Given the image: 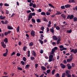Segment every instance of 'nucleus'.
I'll list each match as a JSON object with an SVG mask.
<instances>
[{
  "instance_id": "obj_1",
  "label": "nucleus",
  "mask_w": 77,
  "mask_h": 77,
  "mask_svg": "<svg viewBox=\"0 0 77 77\" xmlns=\"http://www.w3.org/2000/svg\"><path fill=\"white\" fill-rule=\"evenodd\" d=\"M35 15H36V13L35 12L32 13V12L30 13L28 16V21H30L31 18H32V16H35Z\"/></svg>"
},
{
  "instance_id": "obj_2",
  "label": "nucleus",
  "mask_w": 77,
  "mask_h": 77,
  "mask_svg": "<svg viewBox=\"0 0 77 77\" xmlns=\"http://www.w3.org/2000/svg\"><path fill=\"white\" fill-rule=\"evenodd\" d=\"M54 58H53V55L50 54V56L49 57V62H52V61H54Z\"/></svg>"
},
{
  "instance_id": "obj_3",
  "label": "nucleus",
  "mask_w": 77,
  "mask_h": 77,
  "mask_svg": "<svg viewBox=\"0 0 77 77\" xmlns=\"http://www.w3.org/2000/svg\"><path fill=\"white\" fill-rule=\"evenodd\" d=\"M73 18H74V15H68L67 16V18H66V19H70V20H72V19H73Z\"/></svg>"
},
{
  "instance_id": "obj_4",
  "label": "nucleus",
  "mask_w": 77,
  "mask_h": 77,
  "mask_svg": "<svg viewBox=\"0 0 77 77\" xmlns=\"http://www.w3.org/2000/svg\"><path fill=\"white\" fill-rule=\"evenodd\" d=\"M31 35L32 36L35 37V32L33 31V30H32L31 32Z\"/></svg>"
},
{
  "instance_id": "obj_5",
  "label": "nucleus",
  "mask_w": 77,
  "mask_h": 77,
  "mask_svg": "<svg viewBox=\"0 0 77 77\" xmlns=\"http://www.w3.org/2000/svg\"><path fill=\"white\" fill-rule=\"evenodd\" d=\"M71 53H74V54H76L77 53V49H75L74 50V49H73L71 51Z\"/></svg>"
},
{
  "instance_id": "obj_6",
  "label": "nucleus",
  "mask_w": 77,
  "mask_h": 77,
  "mask_svg": "<svg viewBox=\"0 0 77 77\" xmlns=\"http://www.w3.org/2000/svg\"><path fill=\"white\" fill-rule=\"evenodd\" d=\"M60 66L63 69H64V68H66V66L64 65L63 63H61L60 64Z\"/></svg>"
},
{
  "instance_id": "obj_7",
  "label": "nucleus",
  "mask_w": 77,
  "mask_h": 77,
  "mask_svg": "<svg viewBox=\"0 0 77 77\" xmlns=\"http://www.w3.org/2000/svg\"><path fill=\"white\" fill-rule=\"evenodd\" d=\"M1 45L4 48H5V47H6V45H5V42H1Z\"/></svg>"
},
{
  "instance_id": "obj_8",
  "label": "nucleus",
  "mask_w": 77,
  "mask_h": 77,
  "mask_svg": "<svg viewBox=\"0 0 77 77\" xmlns=\"http://www.w3.org/2000/svg\"><path fill=\"white\" fill-rule=\"evenodd\" d=\"M50 30L51 32H52V33L53 34L54 33V28L52 27V28H51L50 29Z\"/></svg>"
},
{
  "instance_id": "obj_9",
  "label": "nucleus",
  "mask_w": 77,
  "mask_h": 77,
  "mask_svg": "<svg viewBox=\"0 0 77 77\" xmlns=\"http://www.w3.org/2000/svg\"><path fill=\"white\" fill-rule=\"evenodd\" d=\"M53 39L54 41H57V38L56 37V36L54 35L52 36Z\"/></svg>"
},
{
  "instance_id": "obj_10",
  "label": "nucleus",
  "mask_w": 77,
  "mask_h": 77,
  "mask_svg": "<svg viewBox=\"0 0 77 77\" xmlns=\"http://www.w3.org/2000/svg\"><path fill=\"white\" fill-rule=\"evenodd\" d=\"M70 65H71L69 64H67V68L68 69H70L72 68V66Z\"/></svg>"
},
{
  "instance_id": "obj_11",
  "label": "nucleus",
  "mask_w": 77,
  "mask_h": 77,
  "mask_svg": "<svg viewBox=\"0 0 77 77\" xmlns=\"http://www.w3.org/2000/svg\"><path fill=\"white\" fill-rule=\"evenodd\" d=\"M65 7L66 8H71V5L68 4L65 5Z\"/></svg>"
},
{
  "instance_id": "obj_12",
  "label": "nucleus",
  "mask_w": 77,
  "mask_h": 77,
  "mask_svg": "<svg viewBox=\"0 0 77 77\" xmlns=\"http://www.w3.org/2000/svg\"><path fill=\"white\" fill-rule=\"evenodd\" d=\"M69 72H70V71L68 70H67L66 71V75H69Z\"/></svg>"
},
{
  "instance_id": "obj_13",
  "label": "nucleus",
  "mask_w": 77,
  "mask_h": 77,
  "mask_svg": "<svg viewBox=\"0 0 77 77\" xmlns=\"http://www.w3.org/2000/svg\"><path fill=\"white\" fill-rule=\"evenodd\" d=\"M4 41L5 43V44H6L7 42H8V38H5V39L4 40Z\"/></svg>"
},
{
  "instance_id": "obj_14",
  "label": "nucleus",
  "mask_w": 77,
  "mask_h": 77,
  "mask_svg": "<svg viewBox=\"0 0 77 77\" xmlns=\"http://www.w3.org/2000/svg\"><path fill=\"white\" fill-rule=\"evenodd\" d=\"M61 16L63 18H64L65 19L66 18V15H64L63 14H61Z\"/></svg>"
},
{
  "instance_id": "obj_15",
  "label": "nucleus",
  "mask_w": 77,
  "mask_h": 77,
  "mask_svg": "<svg viewBox=\"0 0 77 77\" xmlns=\"http://www.w3.org/2000/svg\"><path fill=\"white\" fill-rule=\"evenodd\" d=\"M41 15H43L44 16H45L46 15V14L44 12H42L41 13Z\"/></svg>"
},
{
  "instance_id": "obj_16",
  "label": "nucleus",
  "mask_w": 77,
  "mask_h": 77,
  "mask_svg": "<svg viewBox=\"0 0 77 77\" xmlns=\"http://www.w3.org/2000/svg\"><path fill=\"white\" fill-rule=\"evenodd\" d=\"M69 3H75V0H69Z\"/></svg>"
},
{
  "instance_id": "obj_17",
  "label": "nucleus",
  "mask_w": 77,
  "mask_h": 77,
  "mask_svg": "<svg viewBox=\"0 0 77 77\" xmlns=\"http://www.w3.org/2000/svg\"><path fill=\"white\" fill-rule=\"evenodd\" d=\"M55 51H55V50H54V49H52L51 54H54V52H55Z\"/></svg>"
},
{
  "instance_id": "obj_18",
  "label": "nucleus",
  "mask_w": 77,
  "mask_h": 77,
  "mask_svg": "<svg viewBox=\"0 0 77 77\" xmlns=\"http://www.w3.org/2000/svg\"><path fill=\"white\" fill-rule=\"evenodd\" d=\"M32 54L34 56L36 57V53L34 51H32Z\"/></svg>"
},
{
  "instance_id": "obj_19",
  "label": "nucleus",
  "mask_w": 77,
  "mask_h": 77,
  "mask_svg": "<svg viewBox=\"0 0 77 77\" xmlns=\"http://www.w3.org/2000/svg\"><path fill=\"white\" fill-rule=\"evenodd\" d=\"M41 68L44 71H45L46 70V68L44 67V66H42L41 67Z\"/></svg>"
},
{
  "instance_id": "obj_20",
  "label": "nucleus",
  "mask_w": 77,
  "mask_h": 77,
  "mask_svg": "<svg viewBox=\"0 0 77 77\" xmlns=\"http://www.w3.org/2000/svg\"><path fill=\"white\" fill-rule=\"evenodd\" d=\"M29 66H30V65L29 64H27L25 66V69H29Z\"/></svg>"
},
{
  "instance_id": "obj_21",
  "label": "nucleus",
  "mask_w": 77,
  "mask_h": 77,
  "mask_svg": "<svg viewBox=\"0 0 77 77\" xmlns=\"http://www.w3.org/2000/svg\"><path fill=\"white\" fill-rule=\"evenodd\" d=\"M8 29H9V30H12V29H13V28L9 26H8Z\"/></svg>"
},
{
  "instance_id": "obj_22",
  "label": "nucleus",
  "mask_w": 77,
  "mask_h": 77,
  "mask_svg": "<svg viewBox=\"0 0 77 77\" xmlns=\"http://www.w3.org/2000/svg\"><path fill=\"white\" fill-rule=\"evenodd\" d=\"M72 59H68L67 60V62H71V61H72Z\"/></svg>"
},
{
  "instance_id": "obj_23",
  "label": "nucleus",
  "mask_w": 77,
  "mask_h": 77,
  "mask_svg": "<svg viewBox=\"0 0 77 77\" xmlns=\"http://www.w3.org/2000/svg\"><path fill=\"white\" fill-rule=\"evenodd\" d=\"M33 42H31L29 43V47H31L33 46Z\"/></svg>"
},
{
  "instance_id": "obj_24",
  "label": "nucleus",
  "mask_w": 77,
  "mask_h": 77,
  "mask_svg": "<svg viewBox=\"0 0 77 77\" xmlns=\"http://www.w3.org/2000/svg\"><path fill=\"white\" fill-rule=\"evenodd\" d=\"M72 32V29H70V30H68L67 31V32L68 33H71Z\"/></svg>"
},
{
  "instance_id": "obj_25",
  "label": "nucleus",
  "mask_w": 77,
  "mask_h": 77,
  "mask_svg": "<svg viewBox=\"0 0 77 77\" xmlns=\"http://www.w3.org/2000/svg\"><path fill=\"white\" fill-rule=\"evenodd\" d=\"M38 41H39V42L41 43V44H44V42L40 39L38 40Z\"/></svg>"
},
{
  "instance_id": "obj_26",
  "label": "nucleus",
  "mask_w": 77,
  "mask_h": 77,
  "mask_svg": "<svg viewBox=\"0 0 77 77\" xmlns=\"http://www.w3.org/2000/svg\"><path fill=\"white\" fill-rule=\"evenodd\" d=\"M73 21L74 22H76V21H77V17H74L73 18Z\"/></svg>"
},
{
  "instance_id": "obj_27",
  "label": "nucleus",
  "mask_w": 77,
  "mask_h": 77,
  "mask_svg": "<svg viewBox=\"0 0 77 77\" xmlns=\"http://www.w3.org/2000/svg\"><path fill=\"white\" fill-rule=\"evenodd\" d=\"M57 13L56 14L58 15H59L60 14H62V13H61L60 12H59L58 11H57Z\"/></svg>"
},
{
  "instance_id": "obj_28",
  "label": "nucleus",
  "mask_w": 77,
  "mask_h": 77,
  "mask_svg": "<svg viewBox=\"0 0 77 77\" xmlns=\"http://www.w3.org/2000/svg\"><path fill=\"white\" fill-rule=\"evenodd\" d=\"M55 76H56V77H60V74L58 73H56V74L55 75Z\"/></svg>"
},
{
  "instance_id": "obj_29",
  "label": "nucleus",
  "mask_w": 77,
  "mask_h": 77,
  "mask_svg": "<svg viewBox=\"0 0 77 77\" xmlns=\"http://www.w3.org/2000/svg\"><path fill=\"white\" fill-rule=\"evenodd\" d=\"M20 32V26H18L17 28V32Z\"/></svg>"
},
{
  "instance_id": "obj_30",
  "label": "nucleus",
  "mask_w": 77,
  "mask_h": 77,
  "mask_svg": "<svg viewBox=\"0 0 77 77\" xmlns=\"http://www.w3.org/2000/svg\"><path fill=\"white\" fill-rule=\"evenodd\" d=\"M49 6H50V7H51V8H54V7L53 6V5H52L51 4H48Z\"/></svg>"
},
{
  "instance_id": "obj_31",
  "label": "nucleus",
  "mask_w": 77,
  "mask_h": 77,
  "mask_svg": "<svg viewBox=\"0 0 77 77\" xmlns=\"http://www.w3.org/2000/svg\"><path fill=\"white\" fill-rule=\"evenodd\" d=\"M30 59L31 60H35V57H30Z\"/></svg>"
},
{
  "instance_id": "obj_32",
  "label": "nucleus",
  "mask_w": 77,
  "mask_h": 77,
  "mask_svg": "<svg viewBox=\"0 0 77 77\" xmlns=\"http://www.w3.org/2000/svg\"><path fill=\"white\" fill-rule=\"evenodd\" d=\"M66 76V73H63L62 74V77H65Z\"/></svg>"
},
{
  "instance_id": "obj_33",
  "label": "nucleus",
  "mask_w": 77,
  "mask_h": 77,
  "mask_svg": "<svg viewBox=\"0 0 77 77\" xmlns=\"http://www.w3.org/2000/svg\"><path fill=\"white\" fill-rule=\"evenodd\" d=\"M43 20L44 21H46L47 22H48V20H47V19L46 18V17H44L43 19Z\"/></svg>"
},
{
  "instance_id": "obj_34",
  "label": "nucleus",
  "mask_w": 77,
  "mask_h": 77,
  "mask_svg": "<svg viewBox=\"0 0 77 77\" xmlns=\"http://www.w3.org/2000/svg\"><path fill=\"white\" fill-rule=\"evenodd\" d=\"M30 51H28V57H30Z\"/></svg>"
},
{
  "instance_id": "obj_35",
  "label": "nucleus",
  "mask_w": 77,
  "mask_h": 77,
  "mask_svg": "<svg viewBox=\"0 0 77 77\" xmlns=\"http://www.w3.org/2000/svg\"><path fill=\"white\" fill-rule=\"evenodd\" d=\"M54 73H55V69H54L52 71V75H54Z\"/></svg>"
},
{
  "instance_id": "obj_36",
  "label": "nucleus",
  "mask_w": 77,
  "mask_h": 77,
  "mask_svg": "<svg viewBox=\"0 0 77 77\" xmlns=\"http://www.w3.org/2000/svg\"><path fill=\"white\" fill-rule=\"evenodd\" d=\"M27 49V46L23 47V50L24 51H26V49Z\"/></svg>"
},
{
  "instance_id": "obj_37",
  "label": "nucleus",
  "mask_w": 77,
  "mask_h": 77,
  "mask_svg": "<svg viewBox=\"0 0 77 77\" xmlns=\"http://www.w3.org/2000/svg\"><path fill=\"white\" fill-rule=\"evenodd\" d=\"M23 61H24V62H26V58L25 57H23Z\"/></svg>"
},
{
  "instance_id": "obj_38",
  "label": "nucleus",
  "mask_w": 77,
  "mask_h": 77,
  "mask_svg": "<svg viewBox=\"0 0 77 77\" xmlns=\"http://www.w3.org/2000/svg\"><path fill=\"white\" fill-rule=\"evenodd\" d=\"M8 24V20H6L4 22V24Z\"/></svg>"
},
{
  "instance_id": "obj_39",
  "label": "nucleus",
  "mask_w": 77,
  "mask_h": 77,
  "mask_svg": "<svg viewBox=\"0 0 77 77\" xmlns=\"http://www.w3.org/2000/svg\"><path fill=\"white\" fill-rule=\"evenodd\" d=\"M44 26H42L41 27V29L42 30V31H44Z\"/></svg>"
},
{
  "instance_id": "obj_40",
  "label": "nucleus",
  "mask_w": 77,
  "mask_h": 77,
  "mask_svg": "<svg viewBox=\"0 0 77 77\" xmlns=\"http://www.w3.org/2000/svg\"><path fill=\"white\" fill-rule=\"evenodd\" d=\"M37 22V23H41V20H40V19H38L36 20Z\"/></svg>"
},
{
  "instance_id": "obj_41",
  "label": "nucleus",
  "mask_w": 77,
  "mask_h": 77,
  "mask_svg": "<svg viewBox=\"0 0 77 77\" xmlns=\"http://www.w3.org/2000/svg\"><path fill=\"white\" fill-rule=\"evenodd\" d=\"M7 54H8L5 53L3 54V56H5V57H6V56H7Z\"/></svg>"
},
{
  "instance_id": "obj_42",
  "label": "nucleus",
  "mask_w": 77,
  "mask_h": 77,
  "mask_svg": "<svg viewBox=\"0 0 77 77\" xmlns=\"http://www.w3.org/2000/svg\"><path fill=\"white\" fill-rule=\"evenodd\" d=\"M65 6H64V5H63V6H61V8L62 9H65Z\"/></svg>"
},
{
  "instance_id": "obj_43",
  "label": "nucleus",
  "mask_w": 77,
  "mask_h": 77,
  "mask_svg": "<svg viewBox=\"0 0 77 77\" xmlns=\"http://www.w3.org/2000/svg\"><path fill=\"white\" fill-rule=\"evenodd\" d=\"M32 23H35V20L34 19H32Z\"/></svg>"
},
{
  "instance_id": "obj_44",
  "label": "nucleus",
  "mask_w": 77,
  "mask_h": 77,
  "mask_svg": "<svg viewBox=\"0 0 77 77\" xmlns=\"http://www.w3.org/2000/svg\"><path fill=\"white\" fill-rule=\"evenodd\" d=\"M56 29L57 30H60V27H59V26H57V27H56Z\"/></svg>"
},
{
  "instance_id": "obj_45",
  "label": "nucleus",
  "mask_w": 77,
  "mask_h": 77,
  "mask_svg": "<svg viewBox=\"0 0 77 77\" xmlns=\"http://www.w3.org/2000/svg\"><path fill=\"white\" fill-rule=\"evenodd\" d=\"M50 69H48V70H47L46 71V72L48 74L49 73H50Z\"/></svg>"
},
{
  "instance_id": "obj_46",
  "label": "nucleus",
  "mask_w": 77,
  "mask_h": 77,
  "mask_svg": "<svg viewBox=\"0 0 77 77\" xmlns=\"http://www.w3.org/2000/svg\"><path fill=\"white\" fill-rule=\"evenodd\" d=\"M21 64H22V65H23V66H24V65L25 63L23 61H21Z\"/></svg>"
},
{
  "instance_id": "obj_47",
  "label": "nucleus",
  "mask_w": 77,
  "mask_h": 77,
  "mask_svg": "<svg viewBox=\"0 0 77 77\" xmlns=\"http://www.w3.org/2000/svg\"><path fill=\"white\" fill-rule=\"evenodd\" d=\"M21 55V54H20V53H17V54H16V55L17 56H20Z\"/></svg>"
},
{
  "instance_id": "obj_48",
  "label": "nucleus",
  "mask_w": 77,
  "mask_h": 77,
  "mask_svg": "<svg viewBox=\"0 0 77 77\" xmlns=\"http://www.w3.org/2000/svg\"><path fill=\"white\" fill-rule=\"evenodd\" d=\"M6 14H9V11H8V10H6V12H5Z\"/></svg>"
},
{
  "instance_id": "obj_49",
  "label": "nucleus",
  "mask_w": 77,
  "mask_h": 77,
  "mask_svg": "<svg viewBox=\"0 0 77 77\" xmlns=\"http://www.w3.org/2000/svg\"><path fill=\"white\" fill-rule=\"evenodd\" d=\"M4 6H9V5L6 3L5 4Z\"/></svg>"
},
{
  "instance_id": "obj_50",
  "label": "nucleus",
  "mask_w": 77,
  "mask_h": 77,
  "mask_svg": "<svg viewBox=\"0 0 77 77\" xmlns=\"http://www.w3.org/2000/svg\"><path fill=\"white\" fill-rule=\"evenodd\" d=\"M60 48H63V45H60L59 46Z\"/></svg>"
},
{
  "instance_id": "obj_51",
  "label": "nucleus",
  "mask_w": 77,
  "mask_h": 77,
  "mask_svg": "<svg viewBox=\"0 0 77 77\" xmlns=\"http://www.w3.org/2000/svg\"><path fill=\"white\" fill-rule=\"evenodd\" d=\"M73 9L74 11H75V10H76V11H77V6H76L75 7L73 8Z\"/></svg>"
},
{
  "instance_id": "obj_52",
  "label": "nucleus",
  "mask_w": 77,
  "mask_h": 77,
  "mask_svg": "<svg viewBox=\"0 0 77 77\" xmlns=\"http://www.w3.org/2000/svg\"><path fill=\"white\" fill-rule=\"evenodd\" d=\"M37 11L38 12H41L42 10L41 9H39V10H37Z\"/></svg>"
},
{
  "instance_id": "obj_53",
  "label": "nucleus",
  "mask_w": 77,
  "mask_h": 77,
  "mask_svg": "<svg viewBox=\"0 0 77 77\" xmlns=\"http://www.w3.org/2000/svg\"><path fill=\"white\" fill-rule=\"evenodd\" d=\"M36 6V4H33V7L34 8H35Z\"/></svg>"
},
{
  "instance_id": "obj_54",
  "label": "nucleus",
  "mask_w": 77,
  "mask_h": 77,
  "mask_svg": "<svg viewBox=\"0 0 77 77\" xmlns=\"http://www.w3.org/2000/svg\"><path fill=\"white\" fill-rule=\"evenodd\" d=\"M33 3L31 2V3H30L29 4V6H33Z\"/></svg>"
},
{
  "instance_id": "obj_55",
  "label": "nucleus",
  "mask_w": 77,
  "mask_h": 77,
  "mask_svg": "<svg viewBox=\"0 0 77 77\" xmlns=\"http://www.w3.org/2000/svg\"><path fill=\"white\" fill-rule=\"evenodd\" d=\"M46 14L47 15H50V13L47 12L46 13Z\"/></svg>"
},
{
  "instance_id": "obj_56",
  "label": "nucleus",
  "mask_w": 77,
  "mask_h": 77,
  "mask_svg": "<svg viewBox=\"0 0 77 77\" xmlns=\"http://www.w3.org/2000/svg\"><path fill=\"white\" fill-rule=\"evenodd\" d=\"M4 74L5 75H8V73H7V72H4Z\"/></svg>"
},
{
  "instance_id": "obj_57",
  "label": "nucleus",
  "mask_w": 77,
  "mask_h": 77,
  "mask_svg": "<svg viewBox=\"0 0 77 77\" xmlns=\"http://www.w3.org/2000/svg\"><path fill=\"white\" fill-rule=\"evenodd\" d=\"M15 54V52H13L11 54V56H13V55H14V54Z\"/></svg>"
},
{
  "instance_id": "obj_58",
  "label": "nucleus",
  "mask_w": 77,
  "mask_h": 77,
  "mask_svg": "<svg viewBox=\"0 0 77 77\" xmlns=\"http://www.w3.org/2000/svg\"><path fill=\"white\" fill-rule=\"evenodd\" d=\"M56 26H57V24L56 23L54 24V28H56Z\"/></svg>"
},
{
  "instance_id": "obj_59",
  "label": "nucleus",
  "mask_w": 77,
  "mask_h": 77,
  "mask_svg": "<svg viewBox=\"0 0 77 77\" xmlns=\"http://www.w3.org/2000/svg\"><path fill=\"white\" fill-rule=\"evenodd\" d=\"M63 63H64L65 64L66 63H67L66 61V60H64L63 61Z\"/></svg>"
},
{
  "instance_id": "obj_60",
  "label": "nucleus",
  "mask_w": 77,
  "mask_h": 77,
  "mask_svg": "<svg viewBox=\"0 0 77 77\" xmlns=\"http://www.w3.org/2000/svg\"><path fill=\"white\" fill-rule=\"evenodd\" d=\"M43 52H44V51H43V50H41L40 52V53L41 54H42V53H43Z\"/></svg>"
},
{
  "instance_id": "obj_61",
  "label": "nucleus",
  "mask_w": 77,
  "mask_h": 77,
  "mask_svg": "<svg viewBox=\"0 0 77 77\" xmlns=\"http://www.w3.org/2000/svg\"><path fill=\"white\" fill-rule=\"evenodd\" d=\"M18 70H21V71L23 69H22V68H21L20 67H19L18 68Z\"/></svg>"
},
{
  "instance_id": "obj_62",
  "label": "nucleus",
  "mask_w": 77,
  "mask_h": 77,
  "mask_svg": "<svg viewBox=\"0 0 77 77\" xmlns=\"http://www.w3.org/2000/svg\"><path fill=\"white\" fill-rule=\"evenodd\" d=\"M66 76H67V77H71V75L70 74H69V75H66Z\"/></svg>"
},
{
  "instance_id": "obj_63",
  "label": "nucleus",
  "mask_w": 77,
  "mask_h": 77,
  "mask_svg": "<svg viewBox=\"0 0 77 77\" xmlns=\"http://www.w3.org/2000/svg\"><path fill=\"white\" fill-rule=\"evenodd\" d=\"M72 67H74V66H75V64L74 63H72Z\"/></svg>"
},
{
  "instance_id": "obj_64",
  "label": "nucleus",
  "mask_w": 77,
  "mask_h": 77,
  "mask_svg": "<svg viewBox=\"0 0 77 77\" xmlns=\"http://www.w3.org/2000/svg\"><path fill=\"white\" fill-rule=\"evenodd\" d=\"M5 36H7V35H8V33L7 32H5Z\"/></svg>"
}]
</instances>
